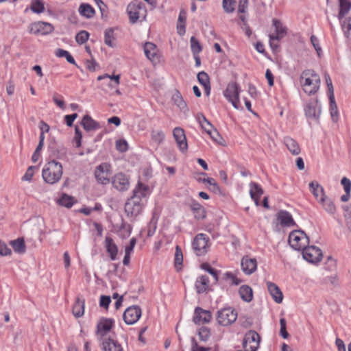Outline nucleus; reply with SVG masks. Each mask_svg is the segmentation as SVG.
Listing matches in <instances>:
<instances>
[{
  "mask_svg": "<svg viewBox=\"0 0 351 351\" xmlns=\"http://www.w3.org/2000/svg\"><path fill=\"white\" fill-rule=\"evenodd\" d=\"M62 173V165L55 160H52L45 165L42 171V177L46 183L53 184L60 180Z\"/></svg>",
  "mask_w": 351,
  "mask_h": 351,
  "instance_id": "nucleus-1",
  "label": "nucleus"
},
{
  "mask_svg": "<svg viewBox=\"0 0 351 351\" xmlns=\"http://www.w3.org/2000/svg\"><path fill=\"white\" fill-rule=\"evenodd\" d=\"M319 76L311 69L303 71L301 75V84L304 91L309 95L315 94L320 86Z\"/></svg>",
  "mask_w": 351,
  "mask_h": 351,
  "instance_id": "nucleus-2",
  "label": "nucleus"
},
{
  "mask_svg": "<svg viewBox=\"0 0 351 351\" xmlns=\"http://www.w3.org/2000/svg\"><path fill=\"white\" fill-rule=\"evenodd\" d=\"M290 246L295 250L300 251L308 244V238L302 230H293L288 239Z\"/></svg>",
  "mask_w": 351,
  "mask_h": 351,
  "instance_id": "nucleus-3",
  "label": "nucleus"
},
{
  "mask_svg": "<svg viewBox=\"0 0 351 351\" xmlns=\"http://www.w3.org/2000/svg\"><path fill=\"white\" fill-rule=\"evenodd\" d=\"M272 21L276 33L275 34H269V45L273 50H276L278 48V45L275 41L284 38L287 33V29L280 20L274 19Z\"/></svg>",
  "mask_w": 351,
  "mask_h": 351,
  "instance_id": "nucleus-4",
  "label": "nucleus"
},
{
  "mask_svg": "<svg viewBox=\"0 0 351 351\" xmlns=\"http://www.w3.org/2000/svg\"><path fill=\"white\" fill-rule=\"evenodd\" d=\"M224 97L232 104L235 109H239V88L236 82H230L228 84L225 91Z\"/></svg>",
  "mask_w": 351,
  "mask_h": 351,
  "instance_id": "nucleus-5",
  "label": "nucleus"
},
{
  "mask_svg": "<svg viewBox=\"0 0 351 351\" xmlns=\"http://www.w3.org/2000/svg\"><path fill=\"white\" fill-rule=\"evenodd\" d=\"M208 242L209 239L204 234H199L194 238L192 245L197 256H203L208 252Z\"/></svg>",
  "mask_w": 351,
  "mask_h": 351,
  "instance_id": "nucleus-6",
  "label": "nucleus"
},
{
  "mask_svg": "<svg viewBox=\"0 0 351 351\" xmlns=\"http://www.w3.org/2000/svg\"><path fill=\"white\" fill-rule=\"evenodd\" d=\"M237 313L231 308H223L217 312V320L221 326H229L234 322Z\"/></svg>",
  "mask_w": 351,
  "mask_h": 351,
  "instance_id": "nucleus-7",
  "label": "nucleus"
},
{
  "mask_svg": "<svg viewBox=\"0 0 351 351\" xmlns=\"http://www.w3.org/2000/svg\"><path fill=\"white\" fill-rule=\"evenodd\" d=\"M259 335L254 330H250L244 337L243 346L245 351H256L259 346Z\"/></svg>",
  "mask_w": 351,
  "mask_h": 351,
  "instance_id": "nucleus-8",
  "label": "nucleus"
},
{
  "mask_svg": "<svg viewBox=\"0 0 351 351\" xmlns=\"http://www.w3.org/2000/svg\"><path fill=\"white\" fill-rule=\"evenodd\" d=\"M53 27L49 23L36 21L31 23L28 27V31L30 34L34 35H47L51 33Z\"/></svg>",
  "mask_w": 351,
  "mask_h": 351,
  "instance_id": "nucleus-9",
  "label": "nucleus"
},
{
  "mask_svg": "<svg viewBox=\"0 0 351 351\" xmlns=\"http://www.w3.org/2000/svg\"><path fill=\"white\" fill-rule=\"evenodd\" d=\"M322 250L314 245L306 246L302 250V257L304 259L311 263H316L321 261L322 258Z\"/></svg>",
  "mask_w": 351,
  "mask_h": 351,
  "instance_id": "nucleus-10",
  "label": "nucleus"
},
{
  "mask_svg": "<svg viewBox=\"0 0 351 351\" xmlns=\"http://www.w3.org/2000/svg\"><path fill=\"white\" fill-rule=\"evenodd\" d=\"M141 313V309L138 306H132L124 311L123 318L126 324L132 325L139 319Z\"/></svg>",
  "mask_w": 351,
  "mask_h": 351,
  "instance_id": "nucleus-11",
  "label": "nucleus"
},
{
  "mask_svg": "<svg viewBox=\"0 0 351 351\" xmlns=\"http://www.w3.org/2000/svg\"><path fill=\"white\" fill-rule=\"evenodd\" d=\"M110 165L107 163L99 165L95 171V178L101 184H106L110 182Z\"/></svg>",
  "mask_w": 351,
  "mask_h": 351,
  "instance_id": "nucleus-12",
  "label": "nucleus"
},
{
  "mask_svg": "<svg viewBox=\"0 0 351 351\" xmlns=\"http://www.w3.org/2000/svg\"><path fill=\"white\" fill-rule=\"evenodd\" d=\"M114 320L110 318L102 317L97 325L96 335L99 337V340L106 338V335L109 332L114 325Z\"/></svg>",
  "mask_w": 351,
  "mask_h": 351,
  "instance_id": "nucleus-13",
  "label": "nucleus"
},
{
  "mask_svg": "<svg viewBox=\"0 0 351 351\" xmlns=\"http://www.w3.org/2000/svg\"><path fill=\"white\" fill-rule=\"evenodd\" d=\"M304 110L307 117L318 120L321 114V106L318 99H311L306 104Z\"/></svg>",
  "mask_w": 351,
  "mask_h": 351,
  "instance_id": "nucleus-14",
  "label": "nucleus"
},
{
  "mask_svg": "<svg viewBox=\"0 0 351 351\" xmlns=\"http://www.w3.org/2000/svg\"><path fill=\"white\" fill-rule=\"evenodd\" d=\"M173 138L181 152H185L188 149L186 135L182 128L180 127L175 128L173 130Z\"/></svg>",
  "mask_w": 351,
  "mask_h": 351,
  "instance_id": "nucleus-15",
  "label": "nucleus"
},
{
  "mask_svg": "<svg viewBox=\"0 0 351 351\" xmlns=\"http://www.w3.org/2000/svg\"><path fill=\"white\" fill-rule=\"evenodd\" d=\"M112 184L119 191H127L130 186L128 177L122 173H117L113 177Z\"/></svg>",
  "mask_w": 351,
  "mask_h": 351,
  "instance_id": "nucleus-16",
  "label": "nucleus"
},
{
  "mask_svg": "<svg viewBox=\"0 0 351 351\" xmlns=\"http://www.w3.org/2000/svg\"><path fill=\"white\" fill-rule=\"evenodd\" d=\"M212 319V314L209 311L196 307L194 312L193 322L196 324L208 323Z\"/></svg>",
  "mask_w": 351,
  "mask_h": 351,
  "instance_id": "nucleus-17",
  "label": "nucleus"
},
{
  "mask_svg": "<svg viewBox=\"0 0 351 351\" xmlns=\"http://www.w3.org/2000/svg\"><path fill=\"white\" fill-rule=\"evenodd\" d=\"M242 271L247 275L253 274L257 267V261L256 258H251L248 256H244L241 263Z\"/></svg>",
  "mask_w": 351,
  "mask_h": 351,
  "instance_id": "nucleus-18",
  "label": "nucleus"
},
{
  "mask_svg": "<svg viewBox=\"0 0 351 351\" xmlns=\"http://www.w3.org/2000/svg\"><path fill=\"white\" fill-rule=\"evenodd\" d=\"M141 210L142 206L140 202L134 199L127 202L125 205V211L128 217H136Z\"/></svg>",
  "mask_w": 351,
  "mask_h": 351,
  "instance_id": "nucleus-19",
  "label": "nucleus"
},
{
  "mask_svg": "<svg viewBox=\"0 0 351 351\" xmlns=\"http://www.w3.org/2000/svg\"><path fill=\"white\" fill-rule=\"evenodd\" d=\"M101 343L104 351H123L121 345L110 337L102 339Z\"/></svg>",
  "mask_w": 351,
  "mask_h": 351,
  "instance_id": "nucleus-20",
  "label": "nucleus"
},
{
  "mask_svg": "<svg viewBox=\"0 0 351 351\" xmlns=\"http://www.w3.org/2000/svg\"><path fill=\"white\" fill-rule=\"evenodd\" d=\"M149 193V189L148 186L143 184L142 182H138L136 186L133 190V199L140 202L141 198L147 197Z\"/></svg>",
  "mask_w": 351,
  "mask_h": 351,
  "instance_id": "nucleus-21",
  "label": "nucleus"
},
{
  "mask_svg": "<svg viewBox=\"0 0 351 351\" xmlns=\"http://www.w3.org/2000/svg\"><path fill=\"white\" fill-rule=\"evenodd\" d=\"M267 287L274 300L276 303L280 304L283 300V295L280 288L275 283L271 282H267Z\"/></svg>",
  "mask_w": 351,
  "mask_h": 351,
  "instance_id": "nucleus-22",
  "label": "nucleus"
},
{
  "mask_svg": "<svg viewBox=\"0 0 351 351\" xmlns=\"http://www.w3.org/2000/svg\"><path fill=\"white\" fill-rule=\"evenodd\" d=\"M195 287L198 294L209 290V279L206 275L198 277L195 281Z\"/></svg>",
  "mask_w": 351,
  "mask_h": 351,
  "instance_id": "nucleus-23",
  "label": "nucleus"
},
{
  "mask_svg": "<svg viewBox=\"0 0 351 351\" xmlns=\"http://www.w3.org/2000/svg\"><path fill=\"white\" fill-rule=\"evenodd\" d=\"M250 194L251 198L254 201L256 206L259 205V198L263 194V190L261 186L254 182L250 184Z\"/></svg>",
  "mask_w": 351,
  "mask_h": 351,
  "instance_id": "nucleus-24",
  "label": "nucleus"
},
{
  "mask_svg": "<svg viewBox=\"0 0 351 351\" xmlns=\"http://www.w3.org/2000/svg\"><path fill=\"white\" fill-rule=\"evenodd\" d=\"M105 247L106 248L107 252L110 255L111 260H115L118 253V247L114 243L113 239L108 236H107L105 239Z\"/></svg>",
  "mask_w": 351,
  "mask_h": 351,
  "instance_id": "nucleus-25",
  "label": "nucleus"
},
{
  "mask_svg": "<svg viewBox=\"0 0 351 351\" xmlns=\"http://www.w3.org/2000/svg\"><path fill=\"white\" fill-rule=\"evenodd\" d=\"M141 6L136 3H131L128 5L127 11L130 21L132 23H135L139 18V10Z\"/></svg>",
  "mask_w": 351,
  "mask_h": 351,
  "instance_id": "nucleus-26",
  "label": "nucleus"
},
{
  "mask_svg": "<svg viewBox=\"0 0 351 351\" xmlns=\"http://www.w3.org/2000/svg\"><path fill=\"white\" fill-rule=\"evenodd\" d=\"M284 143L293 155L297 156L300 153L301 149L299 144L293 138L286 136L284 138Z\"/></svg>",
  "mask_w": 351,
  "mask_h": 351,
  "instance_id": "nucleus-27",
  "label": "nucleus"
},
{
  "mask_svg": "<svg viewBox=\"0 0 351 351\" xmlns=\"http://www.w3.org/2000/svg\"><path fill=\"white\" fill-rule=\"evenodd\" d=\"M10 245L16 253L23 254L26 252V245L25 239L23 237H19L15 240L10 241Z\"/></svg>",
  "mask_w": 351,
  "mask_h": 351,
  "instance_id": "nucleus-28",
  "label": "nucleus"
},
{
  "mask_svg": "<svg viewBox=\"0 0 351 351\" xmlns=\"http://www.w3.org/2000/svg\"><path fill=\"white\" fill-rule=\"evenodd\" d=\"M172 101L173 104L184 113L188 112L186 103L183 99L179 91L176 90L172 95Z\"/></svg>",
  "mask_w": 351,
  "mask_h": 351,
  "instance_id": "nucleus-29",
  "label": "nucleus"
},
{
  "mask_svg": "<svg viewBox=\"0 0 351 351\" xmlns=\"http://www.w3.org/2000/svg\"><path fill=\"white\" fill-rule=\"evenodd\" d=\"M239 293L241 298L245 302H250L253 299V291L248 285L240 287Z\"/></svg>",
  "mask_w": 351,
  "mask_h": 351,
  "instance_id": "nucleus-30",
  "label": "nucleus"
},
{
  "mask_svg": "<svg viewBox=\"0 0 351 351\" xmlns=\"http://www.w3.org/2000/svg\"><path fill=\"white\" fill-rule=\"evenodd\" d=\"M82 125L87 131L94 130L99 128V124L89 115H85L82 120Z\"/></svg>",
  "mask_w": 351,
  "mask_h": 351,
  "instance_id": "nucleus-31",
  "label": "nucleus"
},
{
  "mask_svg": "<svg viewBox=\"0 0 351 351\" xmlns=\"http://www.w3.org/2000/svg\"><path fill=\"white\" fill-rule=\"evenodd\" d=\"M84 300H81L80 298L76 299L73 306V314L75 317H80L84 315Z\"/></svg>",
  "mask_w": 351,
  "mask_h": 351,
  "instance_id": "nucleus-32",
  "label": "nucleus"
},
{
  "mask_svg": "<svg viewBox=\"0 0 351 351\" xmlns=\"http://www.w3.org/2000/svg\"><path fill=\"white\" fill-rule=\"evenodd\" d=\"M341 184L343 185L346 193L341 197V200L346 202L350 197L351 191V181L346 177H343L341 180Z\"/></svg>",
  "mask_w": 351,
  "mask_h": 351,
  "instance_id": "nucleus-33",
  "label": "nucleus"
},
{
  "mask_svg": "<svg viewBox=\"0 0 351 351\" xmlns=\"http://www.w3.org/2000/svg\"><path fill=\"white\" fill-rule=\"evenodd\" d=\"M144 52L149 60L154 61L157 53L156 46L152 43H146L144 45Z\"/></svg>",
  "mask_w": 351,
  "mask_h": 351,
  "instance_id": "nucleus-34",
  "label": "nucleus"
},
{
  "mask_svg": "<svg viewBox=\"0 0 351 351\" xmlns=\"http://www.w3.org/2000/svg\"><path fill=\"white\" fill-rule=\"evenodd\" d=\"M319 202L322 204V206L326 211L330 213H335L336 211V207L334 202L326 195L321 197Z\"/></svg>",
  "mask_w": 351,
  "mask_h": 351,
  "instance_id": "nucleus-35",
  "label": "nucleus"
},
{
  "mask_svg": "<svg viewBox=\"0 0 351 351\" xmlns=\"http://www.w3.org/2000/svg\"><path fill=\"white\" fill-rule=\"evenodd\" d=\"M309 187L311 191H312L313 195L317 199L321 198V197H324V190L322 186H321L317 182H311L309 184Z\"/></svg>",
  "mask_w": 351,
  "mask_h": 351,
  "instance_id": "nucleus-36",
  "label": "nucleus"
},
{
  "mask_svg": "<svg viewBox=\"0 0 351 351\" xmlns=\"http://www.w3.org/2000/svg\"><path fill=\"white\" fill-rule=\"evenodd\" d=\"M335 228L338 233H351V221H339Z\"/></svg>",
  "mask_w": 351,
  "mask_h": 351,
  "instance_id": "nucleus-37",
  "label": "nucleus"
},
{
  "mask_svg": "<svg viewBox=\"0 0 351 351\" xmlns=\"http://www.w3.org/2000/svg\"><path fill=\"white\" fill-rule=\"evenodd\" d=\"M339 19H342L350 10L351 3L348 0H339Z\"/></svg>",
  "mask_w": 351,
  "mask_h": 351,
  "instance_id": "nucleus-38",
  "label": "nucleus"
},
{
  "mask_svg": "<svg viewBox=\"0 0 351 351\" xmlns=\"http://www.w3.org/2000/svg\"><path fill=\"white\" fill-rule=\"evenodd\" d=\"M79 12L86 18H91L95 14L93 8L89 4L86 3H82L80 6Z\"/></svg>",
  "mask_w": 351,
  "mask_h": 351,
  "instance_id": "nucleus-39",
  "label": "nucleus"
},
{
  "mask_svg": "<svg viewBox=\"0 0 351 351\" xmlns=\"http://www.w3.org/2000/svg\"><path fill=\"white\" fill-rule=\"evenodd\" d=\"M328 97L330 100V114L332 120L336 122L337 121L338 110L337 106L335 100L334 94L329 95Z\"/></svg>",
  "mask_w": 351,
  "mask_h": 351,
  "instance_id": "nucleus-40",
  "label": "nucleus"
},
{
  "mask_svg": "<svg viewBox=\"0 0 351 351\" xmlns=\"http://www.w3.org/2000/svg\"><path fill=\"white\" fill-rule=\"evenodd\" d=\"M31 10L37 14L45 11L44 3L42 0H32L30 5Z\"/></svg>",
  "mask_w": 351,
  "mask_h": 351,
  "instance_id": "nucleus-41",
  "label": "nucleus"
},
{
  "mask_svg": "<svg viewBox=\"0 0 351 351\" xmlns=\"http://www.w3.org/2000/svg\"><path fill=\"white\" fill-rule=\"evenodd\" d=\"M197 118L202 128L206 133L208 132V131H210L213 128L212 124L206 119V118L202 114H197Z\"/></svg>",
  "mask_w": 351,
  "mask_h": 351,
  "instance_id": "nucleus-42",
  "label": "nucleus"
},
{
  "mask_svg": "<svg viewBox=\"0 0 351 351\" xmlns=\"http://www.w3.org/2000/svg\"><path fill=\"white\" fill-rule=\"evenodd\" d=\"M114 40V30L113 29H108L105 31L104 34V43L106 45L114 47L115 46L113 40Z\"/></svg>",
  "mask_w": 351,
  "mask_h": 351,
  "instance_id": "nucleus-43",
  "label": "nucleus"
},
{
  "mask_svg": "<svg viewBox=\"0 0 351 351\" xmlns=\"http://www.w3.org/2000/svg\"><path fill=\"white\" fill-rule=\"evenodd\" d=\"M151 137L152 141L158 145H160L165 139V134L162 130H152L151 132Z\"/></svg>",
  "mask_w": 351,
  "mask_h": 351,
  "instance_id": "nucleus-44",
  "label": "nucleus"
},
{
  "mask_svg": "<svg viewBox=\"0 0 351 351\" xmlns=\"http://www.w3.org/2000/svg\"><path fill=\"white\" fill-rule=\"evenodd\" d=\"M190 44L191 49L193 55L199 54L202 51V45L195 36H192L191 38Z\"/></svg>",
  "mask_w": 351,
  "mask_h": 351,
  "instance_id": "nucleus-45",
  "label": "nucleus"
},
{
  "mask_svg": "<svg viewBox=\"0 0 351 351\" xmlns=\"http://www.w3.org/2000/svg\"><path fill=\"white\" fill-rule=\"evenodd\" d=\"M56 56L60 58L64 57L68 61V62L72 64H76L73 57L69 53V51L66 50L58 49L56 51Z\"/></svg>",
  "mask_w": 351,
  "mask_h": 351,
  "instance_id": "nucleus-46",
  "label": "nucleus"
},
{
  "mask_svg": "<svg viewBox=\"0 0 351 351\" xmlns=\"http://www.w3.org/2000/svg\"><path fill=\"white\" fill-rule=\"evenodd\" d=\"M201 268L213 276L215 282L218 281V271L213 268L208 263H205L202 264Z\"/></svg>",
  "mask_w": 351,
  "mask_h": 351,
  "instance_id": "nucleus-47",
  "label": "nucleus"
},
{
  "mask_svg": "<svg viewBox=\"0 0 351 351\" xmlns=\"http://www.w3.org/2000/svg\"><path fill=\"white\" fill-rule=\"evenodd\" d=\"M208 134L210 135L211 138L219 145H223V140L216 129L213 128L211 130L208 131Z\"/></svg>",
  "mask_w": 351,
  "mask_h": 351,
  "instance_id": "nucleus-48",
  "label": "nucleus"
},
{
  "mask_svg": "<svg viewBox=\"0 0 351 351\" xmlns=\"http://www.w3.org/2000/svg\"><path fill=\"white\" fill-rule=\"evenodd\" d=\"M341 28L345 36L348 38L351 34V18H347L343 21Z\"/></svg>",
  "mask_w": 351,
  "mask_h": 351,
  "instance_id": "nucleus-49",
  "label": "nucleus"
},
{
  "mask_svg": "<svg viewBox=\"0 0 351 351\" xmlns=\"http://www.w3.org/2000/svg\"><path fill=\"white\" fill-rule=\"evenodd\" d=\"M58 202L60 205L67 208L72 206L73 204V197L66 194L62 195L61 198L59 199Z\"/></svg>",
  "mask_w": 351,
  "mask_h": 351,
  "instance_id": "nucleus-50",
  "label": "nucleus"
},
{
  "mask_svg": "<svg viewBox=\"0 0 351 351\" xmlns=\"http://www.w3.org/2000/svg\"><path fill=\"white\" fill-rule=\"evenodd\" d=\"M198 335L201 341H206L210 336V329L207 327L202 326L199 328Z\"/></svg>",
  "mask_w": 351,
  "mask_h": 351,
  "instance_id": "nucleus-51",
  "label": "nucleus"
},
{
  "mask_svg": "<svg viewBox=\"0 0 351 351\" xmlns=\"http://www.w3.org/2000/svg\"><path fill=\"white\" fill-rule=\"evenodd\" d=\"M88 37L89 34L85 30H82L78 34H77L75 40L78 44L82 45L88 40Z\"/></svg>",
  "mask_w": 351,
  "mask_h": 351,
  "instance_id": "nucleus-52",
  "label": "nucleus"
},
{
  "mask_svg": "<svg viewBox=\"0 0 351 351\" xmlns=\"http://www.w3.org/2000/svg\"><path fill=\"white\" fill-rule=\"evenodd\" d=\"M236 1L234 0H223V8L228 13H231L234 10Z\"/></svg>",
  "mask_w": 351,
  "mask_h": 351,
  "instance_id": "nucleus-53",
  "label": "nucleus"
},
{
  "mask_svg": "<svg viewBox=\"0 0 351 351\" xmlns=\"http://www.w3.org/2000/svg\"><path fill=\"white\" fill-rule=\"evenodd\" d=\"M183 262V255L181 248L177 245L176 247V252H175V265L176 267L178 265H182Z\"/></svg>",
  "mask_w": 351,
  "mask_h": 351,
  "instance_id": "nucleus-54",
  "label": "nucleus"
},
{
  "mask_svg": "<svg viewBox=\"0 0 351 351\" xmlns=\"http://www.w3.org/2000/svg\"><path fill=\"white\" fill-rule=\"evenodd\" d=\"M198 82L204 86L210 84V79L206 73L201 71L197 74Z\"/></svg>",
  "mask_w": 351,
  "mask_h": 351,
  "instance_id": "nucleus-55",
  "label": "nucleus"
},
{
  "mask_svg": "<svg viewBox=\"0 0 351 351\" xmlns=\"http://www.w3.org/2000/svg\"><path fill=\"white\" fill-rule=\"evenodd\" d=\"M131 229L130 226L126 225L124 223H122L120 227L119 230L118 231L119 235L121 237H128L130 234Z\"/></svg>",
  "mask_w": 351,
  "mask_h": 351,
  "instance_id": "nucleus-56",
  "label": "nucleus"
},
{
  "mask_svg": "<svg viewBox=\"0 0 351 351\" xmlns=\"http://www.w3.org/2000/svg\"><path fill=\"white\" fill-rule=\"evenodd\" d=\"M195 211V218L197 219H200L201 218L205 217V210L204 208L199 204H197L195 207L193 208Z\"/></svg>",
  "mask_w": 351,
  "mask_h": 351,
  "instance_id": "nucleus-57",
  "label": "nucleus"
},
{
  "mask_svg": "<svg viewBox=\"0 0 351 351\" xmlns=\"http://www.w3.org/2000/svg\"><path fill=\"white\" fill-rule=\"evenodd\" d=\"M280 333L281 336L284 339H287L289 337V335L287 331L286 320L285 318H281L280 319Z\"/></svg>",
  "mask_w": 351,
  "mask_h": 351,
  "instance_id": "nucleus-58",
  "label": "nucleus"
},
{
  "mask_svg": "<svg viewBox=\"0 0 351 351\" xmlns=\"http://www.w3.org/2000/svg\"><path fill=\"white\" fill-rule=\"evenodd\" d=\"M191 351H209L210 348L199 346L194 337L191 338Z\"/></svg>",
  "mask_w": 351,
  "mask_h": 351,
  "instance_id": "nucleus-59",
  "label": "nucleus"
},
{
  "mask_svg": "<svg viewBox=\"0 0 351 351\" xmlns=\"http://www.w3.org/2000/svg\"><path fill=\"white\" fill-rule=\"evenodd\" d=\"M226 280H230L232 285H239L241 282V280L237 278L234 274L231 272H226L224 274Z\"/></svg>",
  "mask_w": 351,
  "mask_h": 351,
  "instance_id": "nucleus-60",
  "label": "nucleus"
},
{
  "mask_svg": "<svg viewBox=\"0 0 351 351\" xmlns=\"http://www.w3.org/2000/svg\"><path fill=\"white\" fill-rule=\"evenodd\" d=\"M336 268V261L331 256H328L325 263V269L328 271H333Z\"/></svg>",
  "mask_w": 351,
  "mask_h": 351,
  "instance_id": "nucleus-61",
  "label": "nucleus"
},
{
  "mask_svg": "<svg viewBox=\"0 0 351 351\" xmlns=\"http://www.w3.org/2000/svg\"><path fill=\"white\" fill-rule=\"evenodd\" d=\"M277 219H293V216L289 212L280 210L277 213Z\"/></svg>",
  "mask_w": 351,
  "mask_h": 351,
  "instance_id": "nucleus-62",
  "label": "nucleus"
},
{
  "mask_svg": "<svg viewBox=\"0 0 351 351\" xmlns=\"http://www.w3.org/2000/svg\"><path fill=\"white\" fill-rule=\"evenodd\" d=\"M311 42L312 45H313L315 49L316 50L317 55L319 56H320L321 52H322V48L319 45V40H318L317 38L315 36L312 35L311 37Z\"/></svg>",
  "mask_w": 351,
  "mask_h": 351,
  "instance_id": "nucleus-63",
  "label": "nucleus"
},
{
  "mask_svg": "<svg viewBox=\"0 0 351 351\" xmlns=\"http://www.w3.org/2000/svg\"><path fill=\"white\" fill-rule=\"evenodd\" d=\"M116 148L117 150L124 152L128 149V143L125 140H119L116 142Z\"/></svg>",
  "mask_w": 351,
  "mask_h": 351,
  "instance_id": "nucleus-64",
  "label": "nucleus"
}]
</instances>
